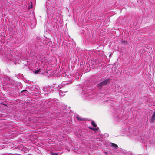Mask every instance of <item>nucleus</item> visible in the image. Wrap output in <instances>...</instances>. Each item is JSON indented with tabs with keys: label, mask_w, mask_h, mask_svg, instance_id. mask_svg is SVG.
<instances>
[{
	"label": "nucleus",
	"mask_w": 155,
	"mask_h": 155,
	"mask_svg": "<svg viewBox=\"0 0 155 155\" xmlns=\"http://www.w3.org/2000/svg\"><path fill=\"white\" fill-rule=\"evenodd\" d=\"M109 81V80L107 79L106 80L98 84V87H101L103 86H106L108 83Z\"/></svg>",
	"instance_id": "f257e3e1"
},
{
	"label": "nucleus",
	"mask_w": 155,
	"mask_h": 155,
	"mask_svg": "<svg viewBox=\"0 0 155 155\" xmlns=\"http://www.w3.org/2000/svg\"><path fill=\"white\" fill-rule=\"evenodd\" d=\"M92 130H93L94 131H97V128H90Z\"/></svg>",
	"instance_id": "0eeeda50"
},
{
	"label": "nucleus",
	"mask_w": 155,
	"mask_h": 155,
	"mask_svg": "<svg viewBox=\"0 0 155 155\" xmlns=\"http://www.w3.org/2000/svg\"><path fill=\"white\" fill-rule=\"evenodd\" d=\"M50 154H51L52 155H58V153H54V152H53L51 151H50Z\"/></svg>",
	"instance_id": "423d86ee"
},
{
	"label": "nucleus",
	"mask_w": 155,
	"mask_h": 155,
	"mask_svg": "<svg viewBox=\"0 0 155 155\" xmlns=\"http://www.w3.org/2000/svg\"><path fill=\"white\" fill-rule=\"evenodd\" d=\"M155 120V111L153 113L151 118L150 119V121L151 122H153Z\"/></svg>",
	"instance_id": "f03ea898"
},
{
	"label": "nucleus",
	"mask_w": 155,
	"mask_h": 155,
	"mask_svg": "<svg viewBox=\"0 0 155 155\" xmlns=\"http://www.w3.org/2000/svg\"><path fill=\"white\" fill-rule=\"evenodd\" d=\"M40 71V69L37 70L35 71V74H37L38 72H39Z\"/></svg>",
	"instance_id": "6e6552de"
},
{
	"label": "nucleus",
	"mask_w": 155,
	"mask_h": 155,
	"mask_svg": "<svg viewBox=\"0 0 155 155\" xmlns=\"http://www.w3.org/2000/svg\"><path fill=\"white\" fill-rule=\"evenodd\" d=\"M110 143L111 144V146L112 147L116 149L118 148V146L116 144L112 143Z\"/></svg>",
	"instance_id": "20e7f679"
},
{
	"label": "nucleus",
	"mask_w": 155,
	"mask_h": 155,
	"mask_svg": "<svg viewBox=\"0 0 155 155\" xmlns=\"http://www.w3.org/2000/svg\"><path fill=\"white\" fill-rule=\"evenodd\" d=\"M76 118L79 121H83L85 120V118H82L78 115H77V116Z\"/></svg>",
	"instance_id": "7ed1b4c3"
},
{
	"label": "nucleus",
	"mask_w": 155,
	"mask_h": 155,
	"mask_svg": "<svg viewBox=\"0 0 155 155\" xmlns=\"http://www.w3.org/2000/svg\"><path fill=\"white\" fill-rule=\"evenodd\" d=\"M91 125L92 126H93L94 127H96L97 126V125L94 122V121H93L91 122Z\"/></svg>",
	"instance_id": "39448f33"
}]
</instances>
